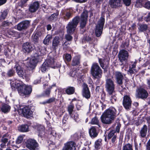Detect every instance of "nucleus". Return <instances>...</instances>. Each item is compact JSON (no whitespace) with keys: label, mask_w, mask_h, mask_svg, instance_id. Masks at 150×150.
I'll return each mask as SVG.
<instances>
[{"label":"nucleus","mask_w":150,"mask_h":150,"mask_svg":"<svg viewBox=\"0 0 150 150\" xmlns=\"http://www.w3.org/2000/svg\"><path fill=\"white\" fill-rule=\"evenodd\" d=\"M11 88L13 90L17 89L20 95L23 96L30 94L32 91L31 86L26 85L19 80H15L10 82Z\"/></svg>","instance_id":"nucleus-1"},{"label":"nucleus","mask_w":150,"mask_h":150,"mask_svg":"<svg viewBox=\"0 0 150 150\" xmlns=\"http://www.w3.org/2000/svg\"><path fill=\"white\" fill-rule=\"evenodd\" d=\"M117 116V111L113 107H110L105 110L101 117L102 122L104 124H111Z\"/></svg>","instance_id":"nucleus-2"},{"label":"nucleus","mask_w":150,"mask_h":150,"mask_svg":"<svg viewBox=\"0 0 150 150\" xmlns=\"http://www.w3.org/2000/svg\"><path fill=\"white\" fill-rule=\"evenodd\" d=\"M79 17H76L72 22L68 24L67 27V34L65 35V38L67 40L70 41L72 39V37L70 34L73 33L75 30L79 22Z\"/></svg>","instance_id":"nucleus-3"},{"label":"nucleus","mask_w":150,"mask_h":150,"mask_svg":"<svg viewBox=\"0 0 150 150\" xmlns=\"http://www.w3.org/2000/svg\"><path fill=\"white\" fill-rule=\"evenodd\" d=\"M91 73L95 78L99 79L102 77V71L97 63H94L92 66Z\"/></svg>","instance_id":"nucleus-4"},{"label":"nucleus","mask_w":150,"mask_h":150,"mask_svg":"<svg viewBox=\"0 0 150 150\" xmlns=\"http://www.w3.org/2000/svg\"><path fill=\"white\" fill-rule=\"evenodd\" d=\"M104 23V18L101 17L98 21L96 26L95 33L97 37L100 36L102 34Z\"/></svg>","instance_id":"nucleus-5"},{"label":"nucleus","mask_w":150,"mask_h":150,"mask_svg":"<svg viewBox=\"0 0 150 150\" xmlns=\"http://www.w3.org/2000/svg\"><path fill=\"white\" fill-rule=\"evenodd\" d=\"M18 111L19 114L23 115L27 118L32 113L30 108L27 106H21L18 109Z\"/></svg>","instance_id":"nucleus-6"},{"label":"nucleus","mask_w":150,"mask_h":150,"mask_svg":"<svg viewBox=\"0 0 150 150\" xmlns=\"http://www.w3.org/2000/svg\"><path fill=\"white\" fill-rule=\"evenodd\" d=\"M42 58L40 55L36 53L34 56L31 58L30 60L27 62V65L28 67L32 68H34L36 66V64L39 61V59Z\"/></svg>","instance_id":"nucleus-7"},{"label":"nucleus","mask_w":150,"mask_h":150,"mask_svg":"<svg viewBox=\"0 0 150 150\" xmlns=\"http://www.w3.org/2000/svg\"><path fill=\"white\" fill-rule=\"evenodd\" d=\"M26 147L30 150H38V144L35 140L29 139L26 142Z\"/></svg>","instance_id":"nucleus-8"},{"label":"nucleus","mask_w":150,"mask_h":150,"mask_svg":"<svg viewBox=\"0 0 150 150\" xmlns=\"http://www.w3.org/2000/svg\"><path fill=\"white\" fill-rule=\"evenodd\" d=\"M106 87L107 91L110 96L112 95L115 92V85L114 82L110 79H108L106 80Z\"/></svg>","instance_id":"nucleus-9"},{"label":"nucleus","mask_w":150,"mask_h":150,"mask_svg":"<svg viewBox=\"0 0 150 150\" xmlns=\"http://www.w3.org/2000/svg\"><path fill=\"white\" fill-rule=\"evenodd\" d=\"M118 56L120 61L122 62L124 61L126 62L127 60L129 54L127 51L122 50L120 51Z\"/></svg>","instance_id":"nucleus-10"},{"label":"nucleus","mask_w":150,"mask_h":150,"mask_svg":"<svg viewBox=\"0 0 150 150\" xmlns=\"http://www.w3.org/2000/svg\"><path fill=\"white\" fill-rule=\"evenodd\" d=\"M76 149V144L73 142L71 141L64 144L62 150H75Z\"/></svg>","instance_id":"nucleus-11"},{"label":"nucleus","mask_w":150,"mask_h":150,"mask_svg":"<svg viewBox=\"0 0 150 150\" xmlns=\"http://www.w3.org/2000/svg\"><path fill=\"white\" fill-rule=\"evenodd\" d=\"M136 96L137 98L142 99L146 98L148 96L147 91L143 89H140L137 91Z\"/></svg>","instance_id":"nucleus-12"},{"label":"nucleus","mask_w":150,"mask_h":150,"mask_svg":"<svg viewBox=\"0 0 150 150\" xmlns=\"http://www.w3.org/2000/svg\"><path fill=\"white\" fill-rule=\"evenodd\" d=\"M132 101L130 97L127 96L124 97L123 104L124 107L127 109H129L131 105Z\"/></svg>","instance_id":"nucleus-13"},{"label":"nucleus","mask_w":150,"mask_h":150,"mask_svg":"<svg viewBox=\"0 0 150 150\" xmlns=\"http://www.w3.org/2000/svg\"><path fill=\"white\" fill-rule=\"evenodd\" d=\"M87 13V11L86 10H85L81 15L80 22V25L81 28L84 27L86 24L88 17Z\"/></svg>","instance_id":"nucleus-14"},{"label":"nucleus","mask_w":150,"mask_h":150,"mask_svg":"<svg viewBox=\"0 0 150 150\" xmlns=\"http://www.w3.org/2000/svg\"><path fill=\"white\" fill-rule=\"evenodd\" d=\"M15 67L16 69V71L19 76L22 77L23 78L26 76L25 72L23 71L22 68L18 64H16Z\"/></svg>","instance_id":"nucleus-15"},{"label":"nucleus","mask_w":150,"mask_h":150,"mask_svg":"<svg viewBox=\"0 0 150 150\" xmlns=\"http://www.w3.org/2000/svg\"><path fill=\"white\" fill-rule=\"evenodd\" d=\"M29 22L28 21H24L18 24L17 29L20 31L26 29L29 26Z\"/></svg>","instance_id":"nucleus-16"},{"label":"nucleus","mask_w":150,"mask_h":150,"mask_svg":"<svg viewBox=\"0 0 150 150\" xmlns=\"http://www.w3.org/2000/svg\"><path fill=\"white\" fill-rule=\"evenodd\" d=\"M117 83L119 85H122L123 83V76L121 73L119 71H116L115 73Z\"/></svg>","instance_id":"nucleus-17"},{"label":"nucleus","mask_w":150,"mask_h":150,"mask_svg":"<svg viewBox=\"0 0 150 150\" xmlns=\"http://www.w3.org/2000/svg\"><path fill=\"white\" fill-rule=\"evenodd\" d=\"M23 51L25 53H29L33 49L32 45L28 42L24 43L23 45Z\"/></svg>","instance_id":"nucleus-18"},{"label":"nucleus","mask_w":150,"mask_h":150,"mask_svg":"<svg viewBox=\"0 0 150 150\" xmlns=\"http://www.w3.org/2000/svg\"><path fill=\"white\" fill-rule=\"evenodd\" d=\"M11 109L10 106L8 104L0 102V110L4 113H6L9 111Z\"/></svg>","instance_id":"nucleus-19"},{"label":"nucleus","mask_w":150,"mask_h":150,"mask_svg":"<svg viewBox=\"0 0 150 150\" xmlns=\"http://www.w3.org/2000/svg\"><path fill=\"white\" fill-rule=\"evenodd\" d=\"M82 94L83 96L87 99L89 98L91 96L90 93L87 85L85 84H84L83 85Z\"/></svg>","instance_id":"nucleus-20"},{"label":"nucleus","mask_w":150,"mask_h":150,"mask_svg":"<svg viewBox=\"0 0 150 150\" xmlns=\"http://www.w3.org/2000/svg\"><path fill=\"white\" fill-rule=\"evenodd\" d=\"M62 39L59 38L58 37H56L54 39L52 42V46L53 48L56 49L57 47L61 45L60 42Z\"/></svg>","instance_id":"nucleus-21"},{"label":"nucleus","mask_w":150,"mask_h":150,"mask_svg":"<svg viewBox=\"0 0 150 150\" xmlns=\"http://www.w3.org/2000/svg\"><path fill=\"white\" fill-rule=\"evenodd\" d=\"M109 4L110 6L113 8H116L120 6V0H110Z\"/></svg>","instance_id":"nucleus-22"},{"label":"nucleus","mask_w":150,"mask_h":150,"mask_svg":"<svg viewBox=\"0 0 150 150\" xmlns=\"http://www.w3.org/2000/svg\"><path fill=\"white\" fill-rule=\"evenodd\" d=\"M39 6V4L38 2H34L30 6L29 10L31 12H34L38 9Z\"/></svg>","instance_id":"nucleus-23"},{"label":"nucleus","mask_w":150,"mask_h":150,"mask_svg":"<svg viewBox=\"0 0 150 150\" xmlns=\"http://www.w3.org/2000/svg\"><path fill=\"white\" fill-rule=\"evenodd\" d=\"M89 132L90 136L92 138L96 137L98 134L96 128L93 127H92L89 129Z\"/></svg>","instance_id":"nucleus-24"},{"label":"nucleus","mask_w":150,"mask_h":150,"mask_svg":"<svg viewBox=\"0 0 150 150\" xmlns=\"http://www.w3.org/2000/svg\"><path fill=\"white\" fill-rule=\"evenodd\" d=\"M147 129V128L146 125H144L140 131V135L141 137H144L146 136Z\"/></svg>","instance_id":"nucleus-25"},{"label":"nucleus","mask_w":150,"mask_h":150,"mask_svg":"<svg viewBox=\"0 0 150 150\" xmlns=\"http://www.w3.org/2000/svg\"><path fill=\"white\" fill-rule=\"evenodd\" d=\"M18 130L22 132H26L28 131V127L27 125H22L18 128Z\"/></svg>","instance_id":"nucleus-26"},{"label":"nucleus","mask_w":150,"mask_h":150,"mask_svg":"<svg viewBox=\"0 0 150 150\" xmlns=\"http://www.w3.org/2000/svg\"><path fill=\"white\" fill-rule=\"evenodd\" d=\"M102 140L100 139L97 140L95 142V147L96 149L98 150L101 148L102 145Z\"/></svg>","instance_id":"nucleus-27"},{"label":"nucleus","mask_w":150,"mask_h":150,"mask_svg":"<svg viewBox=\"0 0 150 150\" xmlns=\"http://www.w3.org/2000/svg\"><path fill=\"white\" fill-rule=\"evenodd\" d=\"M48 63L45 62L43 64L40 70L42 72H44L48 70Z\"/></svg>","instance_id":"nucleus-28"},{"label":"nucleus","mask_w":150,"mask_h":150,"mask_svg":"<svg viewBox=\"0 0 150 150\" xmlns=\"http://www.w3.org/2000/svg\"><path fill=\"white\" fill-rule=\"evenodd\" d=\"M52 38L51 35H48L45 38L43 41V43L45 45L48 44Z\"/></svg>","instance_id":"nucleus-29"},{"label":"nucleus","mask_w":150,"mask_h":150,"mask_svg":"<svg viewBox=\"0 0 150 150\" xmlns=\"http://www.w3.org/2000/svg\"><path fill=\"white\" fill-rule=\"evenodd\" d=\"M44 127L42 126H40L38 129V135L40 137L42 136L45 134Z\"/></svg>","instance_id":"nucleus-30"},{"label":"nucleus","mask_w":150,"mask_h":150,"mask_svg":"<svg viewBox=\"0 0 150 150\" xmlns=\"http://www.w3.org/2000/svg\"><path fill=\"white\" fill-rule=\"evenodd\" d=\"M75 88L72 87H68L66 90V92L67 93L68 95H71L74 93V92Z\"/></svg>","instance_id":"nucleus-31"},{"label":"nucleus","mask_w":150,"mask_h":150,"mask_svg":"<svg viewBox=\"0 0 150 150\" xmlns=\"http://www.w3.org/2000/svg\"><path fill=\"white\" fill-rule=\"evenodd\" d=\"M135 64H133L132 65V67H130L128 71V74H132L134 73L135 72H137V70L135 69Z\"/></svg>","instance_id":"nucleus-32"},{"label":"nucleus","mask_w":150,"mask_h":150,"mask_svg":"<svg viewBox=\"0 0 150 150\" xmlns=\"http://www.w3.org/2000/svg\"><path fill=\"white\" fill-rule=\"evenodd\" d=\"M25 135H22L19 136L17 138L16 141L17 144H20L23 142V139L25 137Z\"/></svg>","instance_id":"nucleus-33"},{"label":"nucleus","mask_w":150,"mask_h":150,"mask_svg":"<svg viewBox=\"0 0 150 150\" xmlns=\"http://www.w3.org/2000/svg\"><path fill=\"white\" fill-rule=\"evenodd\" d=\"M122 150H133L132 146L129 144H127L123 146Z\"/></svg>","instance_id":"nucleus-34"},{"label":"nucleus","mask_w":150,"mask_h":150,"mask_svg":"<svg viewBox=\"0 0 150 150\" xmlns=\"http://www.w3.org/2000/svg\"><path fill=\"white\" fill-rule=\"evenodd\" d=\"M64 58L65 61H70L71 59V55L69 54H66L64 55Z\"/></svg>","instance_id":"nucleus-35"},{"label":"nucleus","mask_w":150,"mask_h":150,"mask_svg":"<svg viewBox=\"0 0 150 150\" xmlns=\"http://www.w3.org/2000/svg\"><path fill=\"white\" fill-rule=\"evenodd\" d=\"M79 58L77 57H75L72 61V65L73 66H76L79 65Z\"/></svg>","instance_id":"nucleus-36"},{"label":"nucleus","mask_w":150,"mask_h":150,"mask_svg":"<svg viewBox=\"0 0 150 150\" xmlns=\"http://www.w3.org/2000/svg\"><path fill=\"white\" fill-rule=\"evenodd\" d=\"M144 0H137L135 6L137 7H140L144 4Z\"/></svg>","instance_id":"nucleus-37"},{"label":"nucleus","mask_w":150,"mask_h":150,"mask_svg":"<svg viewBox=\"0 0 150 150\" xmlns=\"http://www.w3.org/2000/svg\"><path fill=\"white\" fill-rule=\"evenodd\" d=\"M58 15V13L52 14L49 18V20L51 21L55 20L56 19L57 16Z\"/></svg>","instance_id":"nucleus-38"},{"label":"nucleus","mask_w":150,"mask_h":150,"mask_svg":"<svg viewBox=\"0 0 150 150\" xmlns=\"http://www.w3.org/2000/svg\"><path fill=\"white\" fill-rule=\"evenodd\" d=\"M54 100V98H51L47 100L41 102L40 103L43 104H45L46 103H49L53 102Z\"/></svg>","instance_id":"nucleus-39"},{"label":"nucleus","mask_w":150,"mask_h":150,"mask_svg":"<svg viewBox=\"0 0 150 150\" xmlns=\"http://www.w3.org/2000/svg\"><path fill=\"white\" fill-rule=\"evenodd\" d=\"M98 120L96 117H95L93 118L91 121V123L92 124H98Z\"/></svg>","instance_id":"nucleus-40"},{"label":"nucleus","mask_w":150,"mask_h":150,"mask_svg":"<svg viewBox=\"0 0 150 150\" xmlns=\"http://www.w3.org/2000/svg\"><path fill=\"white\" fill-rule=\"evenodd\" d=\"M69 75L70 76L73 77H75L76 76H77L76 70L75 69L73 71L72 70L70 72L69 74Z\"/></svg>","instance_id":"nucleus-41"},{"label":"nucleus","mask_w":150,"mask_h":150,"mask_svg":"<svg viewBox=\"0 0 150 150\" xmlns=\"http://www.w3.org/2000/svg\"><path fill=\"white\" fill-rule=\"evenodd\" d=\"M71 16V12L70 11L66 12L64 15H63V17L65 19H67L69 18Z\"/></svg>","instance_id":"nucleus-42"},{"label":"nucleus","mask_w":150,"mask_h":150,"mask_svg":"<svg viewBox=\"0 0 150 150\" xmlns=\"http://www.w3.org/2000/svg\"><path fill=\"white\" fill-rule=\"evenodd\" d=\"M115 132L114 130H112L108 134V138L109 139H110L111 137H113L115 135Z\"/></svg>","instance_id":"nucleus-43"},{"label":"nucleus","mask_w":150,"mask_h":150,"mask_svg":"<svg viewBox=\"0 0 150 150\" xmlns=\"http://www.w3.org/2000/svg\"><path fill=\"white\" fill-rule=\"evenodd\" d=\"M147 28V26L146 25H141L139 29L141 31L145 30Z\"/></svg>","instance_id":"nucleus-44"},{"label":"nucleus","mask_w":150,"mask_h":150,"mask_svg":"<svg viewBox=\"0 0 150 150\" xmlns=\"http://www.w3.org/2000/svg\"><path fill=\"white\" fill-rule=\"evenodd\" d=\"M39 39V35L37 33H35L33 36V40L35 42H37Z\"/></svg>","instance_id":"nucleus-45"},{"label":"nucleus","mask_w":150,"mask_h":150,"mask_svg":"<svg viewBox=\"0 0 150 150\" xmlns=\"http://www.w3.org/2000/svg\"><path fill=\"white\" fill-rule=\"evenodd\" d=\"M74 106L72 105H70L68 108V110L70 115H71L74 109Z\"/></svg>","instance_id":"nucleus-46"},{"label":"nucleus","mask_w":150,"mask_h":150,"mask_svg":"<svg viewBox=\"0 0 150 150\" xmlns=\"http://www.w3.org/2000/svg\"><path fill=\"white\" fill-rule=\"evenodd\" d=\"M51 134H52L53 136L56 138H59L60 137V136L57 134L56 131L53 130L51 131Z\"/></svg>","instance_id":"nucleus-47"},{"label":"nucleus","mask_w":150,"mask_h":150,"mask_svg":"<svg viewBox=\"0 0 150 150\" xmlns=\"http://www.w3.org/2000/svg\"><path fill=\"white\" fill-rule=\"evenodd\" d=\"M11 24V23L7 21H4L2 23V26L4 27H5L9 26Z\"/></svg>","instance_id":"nucleus-48"},{"label":"nucleus","mask_w":150,"mask_h":150,"mask_svg":"<svg viewBox=\"0 0 150 150\" xmlns=\"http://www.w3.org/2000/svg\"><path fill=\"white\" fill-rule=\"evenodd\" d=\"M126 6H129L131 4V0H122Z\"/></svg>","instance_id":"nucleus-49"},{"label":"nucleus","mask_w":150,"mask_h":150,"mask_svg":"<svg viewBox=\"0 0 150 150\" xmlns=\"http://www.w3.org/2000/svg\"><path fill=\"white\" fill-rule=\"evenodd\" d=\"M14 73V72L12 69H10L8 71L7 74L9 76H13Z\"/></svg>","instance_id":"nucleus-50"},{"label":"nucleus","mask_w":150,"mask_h":150,"mask_svg":"<svg viewBox=\"0 0 150 150\" xmlns=\"http://www.w3.org/2000/svg\"><path fill=\"white\" fill-rule=\"evenodd\" d=\"M7 15V13L6 11H4L2 13L1 17L3 18L4 19L6 18Z\"/></svg>","instance_id":"nucleus-51"},{"label":"nucleus","mask_w":150,"mask_h":150,"mask_svg":"<svg viewBox=\"0 0 150 150\" xmlns=\"http://www.w3.org/2000/svg\"><path fill=\"white\" fill-rule=\"evenodd\" d=\"M145 7L150 9V2H146L144 4Z\"/></svg>","instance_id":"nucleus-52"},{"label":"nucleus","mask_w":150,"mask_h":150,"mask_svg":"<svg viewBox=\"0 0 150 150\" xmlns=\"http://www.w3.org/2000/svg\"><path fill=\"white\" fill-rule=\"evenodd\" d=\"M71 116L75 120H77L78 118V115L77 113H75L74 115H71Z\"/></svg>","instance_id":"nucleus-53"},{"label":"nucleus","mask_w":150,"mask_h":150,"mask_svg":"<svg viewBox=\"0 0 150 150\" xmlns=\"http://www.w3.org/2000/svg\"><path fill=\"white\" fill-rule=\"evenodd\" d=\"M1 141L3 143L5 144L8 142V139L7 138H5L4 137H3L1 139Z\"/></svg>","instance_id":"nucleus-54"},{"label":"nucleus","mask_w":150,"mask_h":150,"mask_svg":"<svg viewBox=\"0 0 150 150\" xmlns=\"http://www.w3.org/2000/svg\"><path fill=\"white\" fill-rule=\"evenodd\" d=\"M50 93V90H47L45 91L44 93V96H49Z\"/></svg>","instance_id":"nucleus-55"},{"label":"nucleus","mask_w":150,"mask_h":150,"mask_svg":"<svg viewBox=\"0 0 150 150\" xmlns=\"http://www.w3.org/2000/svg\"><path fill=\"white\" fill-rule=\"evenodd\" d=\"M81 102H79L76 105V107L78 110H79L80 109L81 106L82 105H81Z\"/></svg>","instance_id":"nucleus-56"},{"label":"nucleus","mask_w":150,"mask_h":150,"mask_svg":"<svg viewBox=\"0 0 150 150\" xmlns=\"http://www.w3.org/2000/svg\"><path fill=\"white\" fill-rule=\"evenodd\" d=\"M7 0H0V6L5 3Z\"/></svg>","instance_id":"nucleus-57"},{"label":"nucleus","mask_w":150,"mask_h":150,"mask_svg":"<svg viewBox=\"0 0 150 150\" xmlns=\"http://www.w3.org/2000/svg\"><path fill=\"white\" fill-rule=\"evenodd\" d=\"M120 125H118L116 126V129L117 132H119L120 131Z\"/></svg>","instance_id":"nucleus-58"},{"label":"nucleus","mask_w":150,"mask_h":150,"mask_svg":"<svg viewBox=\"0 0 150 150\" xmlns=\"http://www.w3.org/2000/svg\"><path fill=\"white\" fill-rule=\"evenodd\" d=\"M75 1L79 3H83L87 1V0H74Z\"/></svg>","instance_id":"nucleus-59"},{"label":"nucleus","mask_w":150,"mask_h":150,"mask_svg":"<svg viewBox=\"0 0 150 150\" xmlns=\"http://www.w3.org/2000/svg\"><path fill=\"white\" fill-rule=\"evenodd\" d=\"M99 63L100 64V65L101 66V67L103 69H104V66L102 62V61H101V59L99 60Z\"/></svg>","instance_id":"nucleus-60"},{"label":"nucleus","mask_w":150,"mask_h":150,"mask_svg":"<svg viewBox=\"0 0 150 150\" xmlns=\"http://www.w3.org/2000/svg\"><path fill=\"white\" fill-rule=\"evenodd\" d=\"M116 138V136L115 135L114 136L112 137V142H114L115 141Z\"/></svg>","instance_id":"nucleus-61"},{"label":"nucleus","mask_w":150,"mask_h":150,"mask_svg":"<svg viewBox=\"0 0 150 150\" xmlns=\"http://www.w3.org/2000/svg\"><path fill=\"white\" fill-rule=\"evenodd\" d=\"M146 119L148 123H150V117H149L146 118Z\"/></svg>","instance_id":"nucleus-62"},{"label":"nucleus","mask_w":150,"mask_h":150,"mask_svg":"<svg viewBox=\"0 0 150 150\" xmlns=\"http://www.w3.org/2000/svg\"><path fill=\"white\" fill-rule=\"evenodd\" d=\"M51 29V26L50 25H48L47 26V30H50Z\"/></svg>","instance_id":"nucleus-63"},{"label":"nucleus","mask_w":150,"mask_h":150,"mask_svg":"<svg viewBox=\"0 0 150 150\" xmlns=\"http://www.w3.org/2000/svg\"><path fill=\"white\" fill-rule=\"evenodd\" d=\"M147 83L149 87L150 88V79L147 80Z\"/></svg>","instance_id":"nucleus-64"}]
</instances>
